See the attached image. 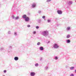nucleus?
Masks as SVG:
<instances>
[{
  "label": "nucleus",
  "mask_w": 76,
  "mask_h": 76,
  "mask_svg": "<svg viewBox=\"0 0 76 76\" xmlns=\"http://www.w3.org/2000/svg\"><path fill=\"white\" fill-rule=\"evenodd\" d=\"M22 18L23 19H24V20H25V22H29V18L26 16V15H23L22 16Z\"/></svg>",
  "instance_id": "nucleus-1"
},
{
  "label": "nucleus",
  "mask_w": 76,
  "mask_h": 76,
  "mask_svg": "<svg viewBox=\"0 0 76 76\" xmlns=\"http://www.w3.org/2000/svg\"><path fill=\"white\" fill-rule=\"evenodd\" d=\"M42 35L44 36V37H47L49 33L48 31L46 30L44 31H43L42 33Z\"/></svg>",
  "instance_id": "nucleus-2"
},
{
  "label": "nucleus",
  "mask_w": 76,
  "mask_h": 76,
  "mask_svg": "<svg viewBox=\"0 0 76 76\" xmlns=\"http://www.w3.org/2000/svg\"><path fill=\"white\" fill-rule=\"evenodd\" d=\"M53 48L54 49H57L59 48V45L57 43H54L53 45V47L52 48Z\"/></svg>",
  "instance_id": "nucleus-3"
},
{
  "label": "nucleus",
  "mask_w": 76,
  "mask_h": 76,
  "mask_svg": "<svg viewBox=\"0 0 76 76\" xmlns=\"http://www.w3.org/2000/svg\"><path fill=\"white\" fill-rule=\"evenodd\" d=\"M36 6H37V4L36 3H33L31 4V7L33 9L34 8H35L36 7Z\"/></svg>",
  "instance_id": "nucleus-4"
},
{
  "label": "nucleus",
  "mask_w": 76,
  "mask_h": 76,
  "mask_svg": "<svg viewBox=\"0 0 76 76\" xmlns=\"http://www.w3.org/2000/svg\"><path fill=\"white\" fill-rule=\"evenodd\" d=\"M12 46H10L9 47V48L8 50V53H10L11 51H12Z\"/></svg>",
  "instance_id": "nucleus-5"
},
{
  "label": "nucleus",
  "mask_w": 76,
  "mask_h": 76,
  "mask_svg": "<svg viewBox=\"0 0 76 76\" xmlns=\"http://www.w3.org/2000/svg\"><path fill=\"white\" fill-rule=\"evenodd\" d=\"M30 75L31 76H34L35 75V73L33 72H31L30 73Z\"/></svg>",
  "instance_id": "nucleus-6"
},
{
  "label": "nucleus",
  "mask_w": 76,
  "mask_h": 76,
  "mask_svg": "<svg viewBox=\"0 0 76 76\" xmlns=\"http://www.w3.org/2000/svg\"><path fill=\"white\" fill-rule=\"evenodd\" d=\"M57 12L59 15H61L62 14V11L61 10H58L57 11Z\"/></svg>",
  "instance_id": "nucleus-7"
},
{
  "label": "nucleus",
  "mask_w": 76,
  "mask_h": 76,
  "mask_svg": "<svg viewBox=\"0 0 76 76\" xmlns=\"http://www.w3.org/2000/svg\"><path fill=\"white\" fill-rule=\"evenodd\" d=\"M68 4H69V5H71V4H73V1H69L68 2H67Z\"/></svg>",
  "instance_id": "nucleus-8"
},
{
  "label": "nucleus",
  "mask_w": 76,
  "mask_h": 76,
  "mask_svg": "<svg viewBox=\"0 0 76 76\" xmlns=\"http://www.w3.org/2000/svg\"><path fill=\"white\" fill-rule=\"evenodd\" d=\"M37 21L38 23H41V19H38L37 20Z\"/></svg>",
  "instance_id": "nucleus-9"
},
{
  "label": "nucleus",
  "mask_w": 76,
  "mask_h": 76,
  "mask_svg": "<svg viewBox=\"0 0 76 76\" xmlns=\"http://www.w3.org/2000/svg\"><path fill=\"white\" fill-rule=\"evenodd\" d=\"M39 49L40 51H43L44 50V48L43 47L41 46L39 48Z\"/></svg>",
  "instance_id": "nucleus-10"
},
{
  "label": "nucleus",
  "mask_w": 76,
  "mask_h": 76,
  "mask_svg": "<svg viewBox=\"0 0 76 76\" xmlns=\"http://www.w3.org/2000/svg\"><path fill=\"white\" fill-rule=\"evenodd\" d=\"M14 59L15 60V61H17L19 60V58L17 56L15 57H14Z\"/></svg>",
  "instance_id": "nucleus-11"
},
{
  "label": "nucleus",
  "mask_w": 76,
  "mask_h": 76,
  "mask_svg": "<svg viewBox=\"0 0 76 76\" xmlns=\"http://www.w3.org/2000/svg\"><path fill=\"white\" fill-rule=\"evenodd\" d=\"M66 43H70V39H67L66 40Z\"/></svg>",
  "instance_id": "nucleus-12"
},
{
  "label": "nucleus",
  "mask_w": 76,
  "mask_h": 76,
  "mask_svg": "<svg viewBox=\"0 0 76 76\" xmlns=\"http://www.w3.org/2000/svg\"><path fill=\"white\" fill-rule=\"evenodd\" d=\"M19 17L18 16H17L15 17V20H18L19 19Z\"/></svg>",
  "instance_id": "nucleus-13"
},
{
  "label": "nucleus",
  "mask_w": 76,
  "mask_h": 76,
  "mask_svg": "<svg viewBox=\"0 0 76 76\" xmlns=\"http://www.w3.org/2000/svg\"><path fill=\"white\" fill-rule=\"evenodd\" d=\"M48 67L46 66L45 67V70H48Z\"/></svg>",
  "instance_id": "nucleus-14"
},
{
  "label": "nucleus",
  "mask_w": 76,
  "mask_h": 76,
  "mask_svg": "<svg viewBox=\"0 0 76 76\" xmlns=\"http://www.w3.org/2000/svg\"><path fill=\"white\" fill-rule=\"evenodd\" d=\"M0 50L2 51V50H4V48L3 47H1L0 48Z\"/></svg>",
  "instance_id": "nucleus-15"
},
{
  "label": "nucleus",
  "mask_w": 76,
  "mask_h": 76,
  "mask_svg": "<svg viewBox=\"0 0 76 76\" xmlns=\"http://www.w3.org/2000/svg\"><path fill=\"white\" fill-rule=\"evenodd\" d=\"M75 68V67L74 66H72L71 67H70V70H73Z\"/></svg>",
  "instance_id": "nucleus-16"
},
{
  "label": "nucleus",
  "mask_w": 76,
  "mask_h": 76,
  "mask_svg": "<svg viewBox=\"0 0 76 76\" xmlns=\"http://www.w3.org/2000/svg\"><path fill=\"white\" fill-rule=\"evenodd\" d=\"M39 65V64H38V63H37L35 64V66H36V67H38V66Z\"/></svg>",
  "instance_id": "nucleus-17"
},
{
  "label": "nucleus",
  "mask_w": 76,
  "mask_h": 76,
  "mask_svg": "<svg viewBox=\"0 0 76 76\" xmlns=\"http://www.w3.org/2000/svg\"><path fill=\"white\" fill-rule=\"evenodd\" d=\"M54 59L56 60H58V57L57 56L55 57L54 58Z\"/></svg>",
  "instance_id": "nucleus-18"
},
{
  "label": "nucleus",
  "mask_w": 76,
  "mask_h": 76,
  "mask_svg": "<svg viewBox=\"0 0 76 76\" xmlns=\"http://www.w3.org/2000/svg\"><path fill=\"white\" fill-rule=\"evenodd\" d=\"M70 35H67L66 36V38H69L70 37Z\"/></svg>",
  "instance_id": "nucleus-19"
},
{
  "label": "nucleus",
  "mask_w": 76,
  "mask_h": 76,
  "mask_svg": "<svg viewBox=\"0 0 76 76\" xmlns=\"http://www.w3.org/2000/svg\"><path fill=\"white\" fill-rule=\"evenodd\" d=\"M42 58H43L41 57L39 58V60L40 61H42Z\"/></svg>",
  "instance_id": "nucleus-20"
},
{
  "label": "nucleus",
  "mask_w": 76,
  "mask_h": 76,
  "mask_svg": "<svg viewBox=\"0 0 76 76\" xmlns=\"http://www.w3.org/2000/svg\"><path fill=\"white\" fill-rule=\"evenodd\" d=\"M47 22L48 23H49L51 22V20L50 19L48 20Z\"/></svg>",
  "instance_id": "nucleus-21"
},
{
  "label": "nucleus",
  "mask_w": 76,
  "mask_h": 76,
  "mask_svg": "<svg viewBox=\"0 0 76 76\" xmlns=\"http://www.w3.org/2000/svg\"><path fill=\"white\" fill-rule=\"evenodd\" d=\"M8 34H11V32L10 31H9L8 32Z\"/></svg>",
  "instance_id": "nucleus-22"
},
{
  "label": "nucleus",
  "mask_w": 76,
  "mask_h": 76,
  "mask_svg": "<svg viewBox=\"0 0 76 76\" xmlns=\"http://www.w3.org/2000/svg\"><path fill=\"white\" fill-rule=\"evenodd\" d=\"M14 35L15 36H16L17 35V32H15L14 33Z\"/></svg>",
  "instance_id": "nucleus-23"
},
{
  "label": "nucleus",
  "mask_w": 76,
  "mask_h": 76,
  "mask_svg": "<svg viewBox=\"0 0 76 76\" xmlns=\"http://www.w3.org/2000/svg\"><path fill=\"white\" fill-rule=\"evenodd\" d=\"M40 44H41V43L40 42H38L37 43V45H40Z\"/></svg>",
  "instance_id": "nucleus-24"
},
{
  "label": "nucleus",
  "mask_w": 76,
  "mask_h": 76,
  "mask_svg": "<svg viewBox=\"0 0 76 76\" xmlns=\"http://www.w3.org/2000/svg\"><path fill=\"white\" fill-rule=\"evenodd\" d=\"M51 1V0H47L46 1L47 2H50Z\"/></svg>",
  "instance_id": "nucleus-25"
},
{
  "label": "nucleus",
  "mask_w": 76,
  "mask_h": 76,
  "mask_svg": "<svg viewBox=\"0 0 76 76\" xmlns=\"http://www.w3.org/2000/svg\"><path fill=\"white\" fill-rule=\"evenodd\" d=\"M70 29V27H67V30H69Z\"/></svg>",
  "instance_id": "nucleus-26"
},
{
  "label": "nucleus",
  "mask_w": 76,
  "mask_h": 76,
  "mask_svg": "<svg viewBox=\"0 0 76 76\" xmlns=\"http://www.w3.org/2000/svg\"><path fill=\"white\" fill-rule=\"evenodd\" d=\"M32 33L33 34H36V31H33Z\"/></svg>",
  "instance_id": "nucleus-27"
},
{
  "label": "nucleus",
  "mask_w": 76,
  "mask_h": 76,
  "mask_svg": "<svg viewBox=\"0 0 76 76\" xmlns=\"http://www.w3.org/2000/svg\"><path fill=\"white\" fill-rule=\"evenodd\" d=\"M12 19H15V16H13V15L12 16Z\"/></svg>",
  "instance_id": "nucleus-28"
},
{
  "label": "nucleus",
  "mask_w": 76,
  "mask_h": 76,
  "mask_svg": "<svg viewBox=\"0 0 76 76\" xmlns=\"http://www.w3.org/2000/svg\"><path fill=\"white\" fill-rule=\"evenodd\" d=\"M45 16H43L42 17V18L43 19H45Z\"/></svg>",
  "instance_id": "nucleus-29"
},
{
  "label": "nucleus",
  "mask_w": 76,
  "mask_h": 76,
  "mask_svg": "<svg viewBox=\"0 0 76 76\" xmlns=\"http://www.w3.org/2000/svg\"><path fill=\"white\" fill-rule=\"evenodd\" d=\"M7 71H6V70H4V73H6Z\"/></svg>",
  "instance_id": "nucleus-30"
},
{
  "label": "nucleus",
  "mask_w": 76,
  "mask_h": 76,
  "mask_svg": "<svg viewBox=\"0 0 76 76\" xmlns=\"http://www.w3.org/2000/svg\"><path fill=\"white\" fill-rule=\"evenodd\" d=\"M38 12L39 13H41V11H38Z\"/></svg>",
  "instance_id": "nucleus-31"
},
{
  "label": "nucleus",
  "mask_w": 76,
  "mask_h": 76,
  "mask_svg": "<svg viewBox=\"0 0 76 76\" xmlns=\"http://www.w3.org/2000/svg\"><path fill=\"white\" fill-rule=\"evenodd\" d=\"M31 26L30 25H27V27L28 28H29Z\"/></svg>",
  "instance_id": "nucleus-32"
},
{
  "label": "nucleus",
  "mask_w": 76,
  "mask_h": 76,
  "mask_svg": "<svg viewBox=\"0 0 76 76\" xmlns=\"http://www.w3.org/2000/svg\"><path fill=\"white\" fill-rule=\"evenodd\" d=\"M36 29H38L39 28V26H37L36 27Z\"/></svg>",
  "instance_id": "nucleus-33"
},
{
  "label": "nucleus",
  "mask_w": 76,
  "mask_h": 76,
  "mask_svg": "<svg viewBox=\"0 0 76 76\" xmlns=\"http://www.w3.org/2000/svg\"><path fill=\"white\" fill-rule=\"evenodd\" d=\"M74 76V75H73V74H71L70 75V76Z\"/></svg>",
  "instance_id": "nucleus-34"
},
{
  "label": "nucleus",
  "mask_w": 76,
  "mask_h": 76,
  "mask_svg": "<svg viewBox=\"0 0 76 76\" xmlns=\"http://www.w3.org/2000/svg\"><path fill=\"white\" fill-rule=\"evenodd\" d=\"M50 42L49 41L48 42V44H49V43H50Z\"/></svg>",
  "instance_id": "nucleus-35"
},
{
  "label": "nucleus",
  "mask_w": 76,
  "mask_h": 76,
  "mask_svg": "<svg viewBox=\"0 0 76 76\" xmlns=\"http://www.w3.org/2000/svg\"><path fill=\"white\" fill-rule=\"evenodd\" d=\"M57 26H59V24H57Z\"/></svg>",
  "instance_id": "nucleus-36"
},
{
  "label": "nucleus",
  "mask_w": 76,
  "mask_h": 76,
  "mask_svg": "<svg viewBox=\"0 0 76 76\" xmlns=\"http://www.w3.org/2000/svg\"><path fill=\"white\" fill-rule=\"evenodd\" d=\"M75 73H76V70H75Z\"/></svg>",
  "instance_id": "nucleus-37"
},
{
  "label": "nucleus",
  "mask_w": 76,
  "mask_h": 76,
  "mask_svg": "<svg viewBox=\"0 0 76 76\" xmlns=\"http://www.w3.org/2000/svg\"><path fill=\"white\" fill-rule=\"evenodd\" d=\"M0 6H1V4H0Z\"/></svg>",
  "instance_id": "nucleus-38"
},
{
  "label": "nucleus",
  "mask_w": 76,
  "mask_h": 76,
  "mask_svg": "<svg viewBox=\"0 0 76 76\" xmlns=\"http://www.w3.org/2000/svg\"><path fill=\"white\" fill-rule=\"evenodd\" d=\"M75 2H76V1H75Z\"/></svg>",
  "instance_id": "nucleus-39"
}]
</instances>
